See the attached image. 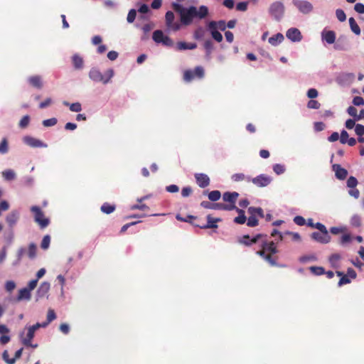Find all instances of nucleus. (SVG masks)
<instances>
[{"mask_svg": "<svg viewBox=\"0 0 364 364\" xmlns=\"http://www.w3.org/2000/svg\"><path fill=\"white\" fill-rule=\"evenodd\" d=\"M172 7L180 16L181 26H189L195 18L203 19L208 14V9L204 5L198 8L195 6L184 7L179 3L173 2Z\"/></svg>", "mask_w": 364, "mask_h": 364, "instance_id": "f257e3e1", "label": "nucleus"}, {"mask_svg": "<svg viewBox=\"0 0 364 364\" xmlns=\"http://www.w3.org/2000/svg\"><path fill=\"white\" fill-rule=\"evenodd\" d=\"M264 236V237L261 239V246L262 250L257 251V254L262 257L264 260L268 262L272 266H277V264L276 261L272 257V256L265 254L266 252H270L272 254L277 253V247L274 245V242H267L266 235Z\"/></svg>", "mask_w": 364, "mask_h": 364, "instance_id": "f03ea898", "label": "nucleus"}, {"mask_svg": "<svg viewBox=\"0 0 364 364\" xmlns=\"http://www.w3.org/2000/svg\"><path fill=\"white\" fill-rule=\"evenodd\" d=\"M114 75V70L109 68L105 74H102L97 68H92L89 72V77L95 82H102L104 85L107 84Z\"/></svg>", "mask_w": 364, "mask_h": 364, "instance_id": "7ed1b4c3", "label": "nucleus"}, {"mask_svg": "<svg viewBox=\"0 0 364 364\" xmlns=\"http://www.w3.org/2000/svg\"><path fill=\"white\" fill-rule=\"evenodd\" d=\"M37 331L36 328L32 326H26L25 328L19 333V339L23 345L27 347L36 348L38 344H33L32 340L35 336V332Z\"/></svg>", "mask_w": 364, "mask_h": 364, "instance_id": "20e7f679", "label": "nucleus"}, {"mask_svg": "<svg viewBox=\"0 0 364 364\" xmlns=\"http://www.w3.org/2000/svg\"><path fill=\"white\" fill-rule=\"evenodd\" d=\"M268 13L270 16L277 21H280L285 13V6L282 1H273L268 9Z\"/></svg>", "mask_w": 364, "mask_h": 364, "instance_id": "39448f33", "label": "nucleus"}, {"mask_svg": "<svg viewBox=\"0 0 364 364\" xmlns=\"http://www.w3.org/2000/svg\"><path fill=\"white\" fill-rule=\"evenodd\" d=\"M31 211L34 215V220L37 223L41 229L46 228L49 223L50 220L44 216L43 212L41 209L36 205H33L31 208Z\"/></svg>", "mask_w": 364, "mask_h": 364, "instance_id": "423d86ee", "label": "nucleus"}, {"mask_svg": "<svg viewBox=\"0 0 364 364\" xmlns=\"http://www.w3.org/2000/svg\"><path fill=\"white\" fill-rule=\"evenodd\" d=\"M154 41L157 44H162L167 47H172L173 41L168 36L164 35L161 30H156L152 35Z\"/></svg>", "mask_w": 364, "mask_h": 364, "instance_id": "0eeeda50", "label": "nucleus"}, {"mask_svg": "<svg viewBox=\"0 0 364 364\" xmlns=\"http://www.w3.org/2000/svg\"><path fill=\"white\" fill-rule=\"evenodd\" d=\"M201 207L210 209V210H233V209H236V205H227L221 203H210V201L203 200L200 203Z\"/></svg>", "mask_w": 364, "mask_h": 364, "instance_id": "6e6552de", "label": "nucleus"}, {"mask_svg": "<svg viewBox=\"0 0 364 364\" xmlns=\"http://www.w3.org/2000/svg\"><path fill=\"white\" fill-rule=\"evenodd\" d=\"M204 76V69L201 66H197L194 70H187L184 72L183 79L186 82H191L194 78L201 79Z\"/></svg>", "mask_w": 364, "mask_h": 364, "instance_id": "1a4fd4ad", "label": "nucleus"}, {"mask_svg": "<svg viewBox=\"0 0 364 364\" xmlns=\"http://www.w3.org/2000/svg\"><path fill=\"white\" fill-rule=\"evenodd\" d=\"M292 4L303 14H309L314 9L312 4L306 0H292Z\"/></svg>", "mask_w": 364, "mask_h": 364, "instance_id": "9d476101", "label": "nucleus"}, {"mask_svg": "<svg viewBox=\"0 0 364 364\" xmlns=\"http://www.w3.org/2000/svg\"><path fill=\"white\" fill-rule=\"evenodd\" d=\"M175 15L171 11H168L165 14V22L168 31H177L181 28V23L174 21Z\"/></svg>", "mask_w": 364, "mask_h": 364, "instance_id": "9b49d317", "label": "nucleus"}, {"mask_svg": "<svg viewBox=\"0 0 364 364\" xmlns=\"http://www.w3.org/2000/svg\"><path fill=\"white\" fill-rule=\"evenodd\" d=\"M272 181V177L266 174H259L255 178H251L250 182L257 187L262 188L267 186Z\"/></svg>", "mask_w": 364, "mask_h": 364, "instance_id": "f8f14e48", "label": "nucleus"}, {"mask_svg": "<svg viewBox=\"0 0 364 364\" xmlns=\"http://www.w3.org/2000/svg\"><path fill=\"white\" fill-rule=\"evenodd\" d=\"M355 79V75L351 73H342L336 77V82L341 86L350 85Z\"/></svg>", "mask_w": 364, "mask_h": 364, "instance_id": "ddd939ff", "label": "nucleus"}, {"mask_svg": "<svg viewBox=\"0 0 364 364\" xmlns=\"http://www.w3.org/2000/svg\"><path fill=\"white\" fill-rule=\"evenodd\" d=\"M311 237L321 244H327L331 241V236L328 231H326L325 232H321L320 231L314 232L311 233Z\"/></svg>", "mask_w": 364, "mask_h": 364, "instance_id": "4468645a", "label": "nucleus"}, {"mask_svg": "<svg viewBox=\"0 0 364 364\" xmlns=\"http://www.w3.org/2000/svg\"><path fill=\"white\" fill-rule=\"evenodd\" d=\"M286 36L292 42H299L302 39L300 31L296 28H291L287 31Z\"/></svg>", "mask_w": 364, "mask_h": 364, "instance_id": "2eb2a0df", "label": "nucleus"}, {"mask_svg": "<svg viewBox=\"0 0 364 364\" xmlns=\"http://www.w3.org/2000/svg\"><path fill=\"white\" fill-rule=\"evenodd\" d=\"M50 287V284L48 282H43L38 287L36 293V300L38 301L39 299L44 297L48 292Z\"/></svg>", "mask_w": 364, "mask_h": 364, "instance_id": "dca6fc26", "label": "nucleus"}, {"mask_svg": "<svg viewBox=\"0 0 364 364\" xmlns=\"http://www.w3.org/2000/svg\"><path fill=\"white\" fill-rule=\"evenodd\" d=\"M197 184L200 188H205L210 184V178L207 174L198 173L194 175Z\"/></svg>", "mask_w": 364, "mask_h": 364, "instance_id": "f3484780", "label": "nucleus"}, {"mask_svg": "<svg viewBox=\"0 0 364 364\" xmlns=\"http://www.w3.org/2000/svg\"><path fill=\"white\" fill-rule=\"evenodd\" d=\"M216 21H212L209 22L208 28L214 40L217 42H221L223 41L222 34L215 28Z\"/></svg>", "mask_w": 364, "mask_h": 364, "instance_id": "a211bd4d", "label": "nucleus"}, {"mask_svg": "<svg viewBox=\"0 0 364 364\" xmlns=\"http://www.w3.org/2000/svg\"><path fill=\"white\" fill-rule=\"evenodd\" d=\"M263 237H264V236L261 234H257L252 237H250L249 235H244L240 240V242L244 244L245 245L249 246L254 243H257Z\"/></svg>", "mask_w": 364, "mask_h": 364, "instance_id": "6ab92c4d", "label": "nucleus"}, {"mask_svg": "<svg viewBox=\"0 0 364 364\" xmlns=\"http://www.w3.org/2000/svg\"><path fill=\"white\" fill-rule=\"evenodd\" d=\"M23 141L31 147H47V144L41 141V140L33 138L32 136H25Z\"/></svg>", "mask_w": 364, "mask_h": 364, "instance_id": "aec40b11", "label": "nucleus"}, {"mask_svg": "<svg viewBox=\"0 0 364 364\" xmlns=\"http://www.w3.org/2000/svg\"><path fill=\"white\" fill-rule=\"evenodd\" d=\"M336 33L333 31L323 30L321 32V39L328 44H333L336 41Z\"/></svg>", "mask_w": 364, "mask_h": 364, "instance_id": "412c9836", "label": "nucleus"}, {"mask_svg": "<svg viewBox=\"0 0 364 364\" xmlns=\"http://www.w3.org/2000/svg\"><path fill=\"white\" fill-rule=\"evenodd\" d=\"M333 48L337 50H347L349 48L348 42L345 36H341L334 43Z\"/></svg>", "mask_w": 364, "mask_h": 364, "instance_id": "4be33fe9", "label": "nucleus"}, {"mask_svg": "<svg viewBox=\"0 0 364 364\" xmlns=\"http://www.w3.org/2000/svg\"><path fill=\"white\" fill-rule=\"evenodd\" d=\"M220 220V218H215L208 215H207V223L203 225H198V226L201 229L216 228H218L217 223Z\"/></svg>", "mask_w": 364, "mask_h": 364, "instance_id": "5701e85b", "label": "nucleus"}, {"mask_svg": "<svg viewBox=\"0 0 364 364\" xmlns=\"http://www.w3.org/2000/svg\"><path fill=\"white\" fill-rule=\"evenodd\" d=\"M333 170L335 171L336 177L339 180H344L348 176V171L339 164H333Z\"/></svg>", "mask_w": 364, "mask_h": 364, "instance_id": "b1692460", "label": "nucleus"}, {"mask_svg": "<svg viewBox=\"0 0 364 364\" xmlns=\"http://www.w3.org/2000/svg\"><path fill=\"white\" fill-rule=\"evenodd\" d=\"M19 218V213L18 210H12L6 218V221L8 223L10 229L16 224Z\"/></svg>", "mask_w": 364, "mask_h": 364, "instance_id": "393cba45", "label": "nucleus"}, {"mask_svg": "<svg viewBox=\"0 0 364 364\" xmlns=\"http://www.w3.org/2000/svg\"><path fill=\"white\" fill-rule=\"evenodd\" d=\"M238 196L239 193L237 192H225L223 195V200L225 202L229 203L228 205H235V202Z\"/></svg>", "mask_w": 364, "mask_h": 364, "instance_id": "a878e982", "label": "nucleus"}, {"mask_svg": "<svg viewBox=\"0 0 364 364\" xmlns=\"http://www.w3.org/2000/svg\"><path fill=\"white\" fill-rule=\"evenodd\" d=\"M28 83L38 89H41L43 87V82L41 77L39 75L31 76L28 78Z\"/></svg>", "mask_w": 364, "mask_h": 364, "instance_id": "bb28decb", "label": "nucleus"}, {"mask_svg": "<svg viewBox=\"0 0 364 364\" xmlns=\"http://www.w3.org/2000/svg\"><path fill=\"white\" fill-rule=\"evenodd\" d=\"M73 67L75 70H82L84 67V60L78 54H75L72 57Z\"/></svg>", "mask_w": 364, "mask_h": 364, "instance_id": "cd10ccee", "label": "nucleus"}, {"mask_svg": "<svg viewBox=\"0 0 364 364\" xmlns=\"http://www.w3.org/2000/svg\"><path fill=\"white\" fill-rule=\"evenodd\" d=\"M234 210L238 213V216L235 217L234 219V223L240 225L244 224L247 220L245 211L242 209L238 208L237 206L236 209Z\"/></svg>", "mask_w": 364, "mask_h": 364, "instance_id": "c85d7f7f", "label": "nucleus"}, {"mask_svg": "<svg viewBox=\"0 0 364 364\" xmlns=\"http://www.w3.org/2000/svg\"><path fill=\"white\" fill-rule=\"evenodd\" d=\"M31 296V291L26 287L21 289L18 291V294L17 296V300L21 301V300H30Z\"/></svg>", "mask_w": 364, "mask_h": 364, "instance_id": "c756f323", "label": "nucleus"}, {"mask_svg": "<svg viewBox=\"0 0 364 364\" xmlns=\"http://www.w3.org/2000/svg\"><path fill=\"white\" fill-rule=\"evenodd\" d=\"M284 36L282 33H278L270 37L268 41L272 46H277L280 44L284 41Z\"/></svg>", "mask_w": 364, "mask_h": 364, "instance_id": "7c9ffc66", "label": "nucleus"}, {"mask_svg": "<svg viewBox=\"0 0 364 364\" xmlns=\"http://www.w3.org/2000/svg\"><path fill=\"white\" fill-rule=\"evenodd\" d=\"M197 45L195 43H186L183 41L178 42L177 43V49L179 50H193L196 48Z\"/></svg>", "mask_w": 364, "mask_h": 364, "instance_id": "2f4dec72", "label": "nucleus"}, {"mask_svg": "<svg viewBox=\"0 0 364 364\" xmlns=\"http://www.w3.org/2000/svg\"><path fill=\"white\" fill-rule=\"evenodd\" d=\"M232 181L235 182H239L242 181H246L247 182H250L251 177L249 176H246L242 173H234L231 176Z\"/></svg>", "mask_w": 364, "mask_h": 364, "instance_id": "473e14b6", "label": "nucleus"}, {"mask_svg": "<svg viewBox=\"0 0 364 364\" xmlns=\"http://www.w3.org/2000/svg\"><path fill=\"white\" fill-rule=\"evenodd\" d=\"M4 179L6 181H11L16 177L15 171L12 169H6L1 173Z\"/></svg>", "mask_w": 364, "mask_h": 364, "instance_id": "72a5a7b5", "label": "nucleus"}, {"mask_svg": "<svg viewBox=\"0 0 364 364\" xmlns=\"http://www.w3.org/2000/svg\"><path fill=\"white\" fill-rule=\"evenodd\" d=\"M348 21H349L350 28V30L352 31V32H353L355 35H358V36L360 35V28L359 26L358 25V23H356L354 18L350 17L349 18Z\"/></svg>", "mask_w": 364, "mask_h": 364, "instance_id": "f704fd0d", "label": "nucleus"}, {"mask_svg": "<svg viewBox=\"0 0 364 364\" xmlns=\"http://www.w3.org/2000/svg\"><path fill=\"white\" fill-rule=\"evenodd\" d=\"M336 274L338 277H341V279L338 283V287H341L344 284L350 283V279L346 274H343V273L340 271H337Z\"/></svg>", "mask_w": 364, "mask_h": 364, "instance_id": "c9c22d12", "label": "nucleus"}, {"mask_svg": "<svg viewBox=\"0 0 364 364\" xmlns=\"http://www.w3.org/2000/svg\"><path fill=\"white\" fill-rule=\"evenodd\" d=\"M247 212L250 215H258L260 218H264V212L261 208L249 207Z\"/></svg>", "mask_w": 364, "mask_h": 364, "instance_id": "e433bc0d", "label": "nucleus"}, {"mask_svg": "<svg viewBox=\"0 0 364 364\" xmlns=\"http://www.w3.org/2000/svg\"><path fill=\"white\" fill-rule=\"evenodd\" d=\"M100 210L102 213L106 214H110L115 210V205H111L108 203H105L102 205Z\"/></svg>", "mask_w": 364, "mask_h": 364, "instance_id": "4c0bfd02", "label": "nucleus"}, {"mask_svg": "<svg viewBox=\"0 0 364 364\" xmlns=\"http://www.w3.org/2000/svg\"><path fill=\"white\" fill-rule=\"evenodd\" d=\"M204 48L205 50L206 56L208 58H210V54L212 53L213 49V44L210 40H206L203 44Z\"/></svg>", "mask_w": 364, "mask_h": 364, "instance_id": "58836bf2", "label": "nucleus"}, {"mask_svg": "<svg viewBox=\"0 0 364 364\" xmlns=\"http://www.w3.org/2000/svg\"><path fill=\"white\" fill-rule=\"evenodd\" d=\"M37 247L36 245L31 242L28 245V256L30 259H33L36 257Z\"/></svg>", "mask_w": 364, "mask_h": 364, "instance_id": "ea45409f", "label": "nucleus"}, {"mask_svg": "<svg viewBox=\"0 0 364 364\" xmlns=\"http://www.w3.org/2000/svg\"><path fill=\"white\" fill-rule=\"evenodd\" d=\"M350 223L353 227L359 228L361 225V218L358 214H354L350 220Z\"/></svg>", "mask_w": 364, "mask_h": 364, "instance_id": "a19ab883", "label": "nucleus"}, {"mask_svg": "<svg viewBox=\"0 0 364 364\" xmlns=\"http://www.w3.org/2000/svg\"><path fill=\"white\" fill-rule=\"evenodd\" d=\"M208 199L213 202L218 201L221 197V193L219 191H212L208 195Z\"/></svg>", "mask_w": 364, "mask_h": 364, "instance_id": "79ce46f5", "label": "nucleus"}, {"mask_svg": "<svg viewBox=\"0 0 364 364\" xmlns=\"http://www.w3.org/2000/svg\"><path fill=\"white\" fill-rule=\"evenodd\" d=\"M272 168L277 175H281L284 173L286 170L285 166L281 164H274Z\"/></svg>", "mask_w": 364, "mask_h": 364, "instance_id": "37998d69", "label": "nucleus"}, {"mask_svg": "<svg viewBox=\"0 0 364 364\" xmlns=\"http://www.w3.org/2000/svg\"><path fill=\"white\" fill-rule=\"evenodd\" d=\"M310 271L316 276L322 275L325 273V269L321 267H310Z\"/></svg>", "mask_w": 364, "mask_h": 364, "instance_id": "c03bdc74", "label": "nucleus"}, {"mask_svg": "<svg viewBox=\"0 0 364 364\" xmlns=\"http://www.w3.org/2000/svg\"><path fill=\"white\" fill-rule=\"evenodd\" d=\"M9 151L8 141L6 138H4L0 143V154H5Z\"/></svg>", "mask_w": 364, "mask_h": 364, "instance_id": "a18cd8bd", "label": "nucleus"}, {"mask_svg": "<svg viewBox=\"0 0 364 364\" xmlns=\"http://www.w3.org/2000/svg\"><path fill=\"white\" fill-rule=\"evenodd\" d=\"M316 257L314 255H304L299 257V261L301 263H306L310 261H316Z\"/></svg>", "mask_w": 364, "mask_h": 364, "instance_id": "49530a36", "label": "nucleus"}, {"mask_svg": "<svg viewBox=\"0 0 364 364\" xmlns=\"http://www.w3.org/2000/svg\"><path fill=\"white\" fill-rule=\"evenodd\" d=\"M258 225V220L256 218V216L254 215H250V217L247 219V225L251 228L255 227Z\"/></svg>", "mask_w": 364, "mask_h": 364, "instance_id": "de8ad7c7", "label": "nucleus"}, {"mask_svg": "<svg viewBox=\"0 0 364 364\" xmlns=\"http://www.w3.org/2000/svg\"><path fill=\"white\" fill-rule=\"evenodd\" d=\"M14 237V235L12 229H10L8 232H5L4 238L8 243L6 246L9 247L12 243Z\"/></svg>", "mask_w": 364, "mask_h": 364, "instance_id": "09e8293b", "label": "nucleus"}, {"mask_svg": "<svg viewBox=\"0 0 364 364\" xmlns=\"http://www.w3.org/2000/svg\"><path fill=\"white\" fill-rule=\"evenodd\" d=\"M336 16L338 20L341 22H343L346 19V15L344 11L341 9H338L336 10Z\"/></svg>", "mask_w": 364, "mask_h": 364, "instance_id": "8fccbe9b", "label": "nucleus"}, {"mask_svg": "<svg viewBox=\"0 0 364 364\" xmlns=\"http://www.w3.org/2000/svg\"><path fill=\"white\" fill-rule=\"evenodd\" d=\"M341 257L338 254H333L329 257V262L332 267H336L338 266V262L340 259Z\"/></svg>", "mask_w": 364, "mask_h": 364, "instance_id": "3c124183", "label": "nucleus"}, {"mask_svg": "<svg viewBox=\"0 0 364 364\" xmlns=\"http://www.w3.org/2000/svg\"><path fill=\"white\" fill-rule=\"evenodd\" d=\"M2 358L7 364H14L16 363V358H10L6 350L3 352Z\"/></svg>", "mask_w": 364, "mask_h": 364, "instance_id": "603ef678", "label": "nucleus"}, {"mask_svg": "<svg viewBox=\"0 0 364 364\" xmlns=\"http://www.w3.org/2000/svg\"><path fill=\"white\" fill-rule=\"evenodd\" d=\"M50 242V236L48 235H45L43 237V240H42V242H41V248L43 249V250H47L49 247Z\"/></svg>", "mask_w": 364, "mask_h": 364, "instance_id": "864d4df0", "label": "nucleus"}, {"mask_svg": "<svg viewBox=\"0 0 364 364\" xmlns=\"http://www.w3.org/2000/svg\"><path fill=\"white\" fill-rule=\"evenodd\" d=\"M358 184V181L355 177L350 176L347 180V186L350 188H354Z\"/></svg>", "mask_w": 364, "mask_h": 364, "instance_id": "5fc2aeb1", "label": "nucleus"}, {"mask_svg": "<svg viewBox=\"0 0 364 364\" xmlns=\"http://www.w3.org/2000/svg\"><path fill=\"white\" fill-rule=\"evenodd\" d=\"M136 11L135 9H132L131 10H129V11L127 14V22L130 23H133L136 18Z\"/></svg>", "mask_w": 364, "mask_h": 364, "instance_id": "6e6d98bb", "label": "nucleus"}, {"mask_svg": "<svg viewBox=\"0 0 364 364\" xmlns=\"http://www.w3.org/2000/svg\"><path fill=\"white\" fill-rule=\"evenodd\" d=\"M203 35L204 30L201 27H199L197 29H196L193 33V37L196 40H200L203 37Z\"/></svg>", "mask_w": 364, "mask_h": 364, "instance_id": "4d7b16f0", "label": "nucleus"}, {"mask_svg": "<svg viewBox=\"0 0 364 364\" xmlns=\"http://www.w3.org/2000/svg\"><path fill=\"white\" fill-rule=\"evenodd\" d=\"M58 122V120L56 118L53 117L50 119H45L43 121V125L44 127H53Z\"/></svg>", "mask_w": 364, "mask_h": 364, "instance_id": "13d9d810", "label": "nucleus"}, {"mask_svg": "<svg viewBox=\"0 0 364 364\" xmlns=\"http://www.w3.org/2000/svg\"><path fill=\"white\" fill-rule=\"evenodd\" d=\"M248 7L247 1H241L236 5V9L239 11H246Z\"/></svg>", "mask_w": 364, "mask_h": 364, "instance_id": "bf43d9fd", "label": "nucleus"}, {"mask_svg": "<svg viewBox=\"0 0 364 364\" xmlns=\"http://www.w3.org/2000/svg\"><path fill=\"white\" fill-rule=\"evenodd\" d=\"M70 110L75 112H80L82 110V105L80 102L71 103Z\"/></svg>", "mask_w": 364, "mask_h": 364, "instance_id": "052dcab7", "label": "nucleus"}, {"mask_svg": "<svg viewBox=\"0 0 364 364\" xmlns=\"http://www.w3.org/2000/svg\"><path fill=\"white\" fill-rule=\"evenodd\" d=\"M355 132L358 136H362L364 135V125L358 124L355 127Z\"/></svg>", "mask_w": 364, "mask_h": 364, "instance_id": "680f3d73", "label": "nucleus"}, {"mask_svg": "<svg viewBox=\"0 0 364 364\" xmlns=\"http://www.w3.org/2000/svg\"><path fill=\"white\" fill-rule=\"evenodd\" d=\"M320 105H321L320 103L317 100H311L309 101L307 107L309 109H317L320 107Z\"/></svg>", "mask_w": 364, "mask_h": 364, "instance_id": "e2e57ef3", "label": "nucleus"}, {"mask_svg": "<svg viewBox=\"0 0 364 364\" xmlns=\"http://www.w3.org/2000/svg\"><path fill=\"white\" fill-rule=\"evenodd\" d=\"M349 138L348 133L346 130H342L340 136V141L341 144H344L347 143V141Z\"/></svg>", "mask_w": 364, "mask_h": 364, "instance_id": "0e129e2a", "label": "nucleus"}, {"mask_svg": "<svg viewBox=\"0 0 364 364\" xmlns=\"http://www.w3.org/2000/svg\"><path fill=\"white\" fill-rule=\"evenodd\" d=\"M192 188L191 186L183 187L181 190V196L183 198L188 197L192 193Z\"/></svg>", "mask_w": 364, "mask_h": 364, "instance_id": "69168bd1", "label": "nucleus"}, {"mask_svg": "<svg viewBox=\"0 0 364 364\" xmlns=\"http://www.w3.org/2000/svg\"><path fill=\"white\" fill-rule=\"evenodd\" d=\"M293 220L296 225L299 226H302L306 224V220L304 218L300 215L295 216Z\"/></svg>", "mask_w": 364, "mask_h": 364, "instance_id": "338daca9", "label": "nucleus"}, {"mask_svg": "<svg viewBox=\"0 0 364 364\" xmlns=\"http://www.w3.org/2000/svg\"><path fill=\"white\" fill-rule=\"evenodd\" d=\"M354 9L358 14H364V4L362 3H356L354 6Z\"/></svg>", "mask_w": 364, "mask_h": 364, "instance_id": "774afa93", "label": "nucleus"}]
</instances>
